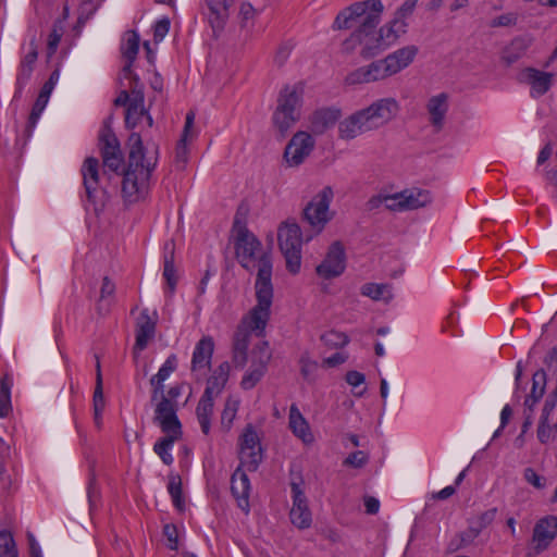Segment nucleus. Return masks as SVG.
<instances>
[{
	"mask_svg": "<svg viewBox=\"0 0 557 557\" xmlns=\"http://www.w3.org/2000/svg\"><path fill=\"white\" fill-rule=\"evenodd\" d=\"M111 116L104 120L99 133L98 146L103 165L113 172H117L122 166L123 156L120 141L111 127Z\"/></svg>",
	"mask_w": 557,
	"mask_h": 557,
	"instance_id": "9d476101",
	"label": "nucleus"
},
{
	"mask_svg": "<svg viewBox=\"0 0 557 557\" xmlns=\"http://www.w3.org/2000/svg\"><path fill=\"white\" fill-rule=\"evenodd\" d=\"M164 270L163 276L166 281V284L171 292L175 289L176 286V276H175V267H174V243L173 240L165 243L164 245Z\"/></svg>",
	"mask_w": 557,
	"mask_h": 557,
	"instance_id": "4c0bfd02",
	"label": "nucleus"
},
{
	"mask_svg": "<svg viewBox=\"0 0 557 557\" xmlns=\"http://www.w3.org/2000/svg\"><path fill=\"white\" fill-rule=\"evenodd\" d=\"M554 74L543 72L534 67H525L519 75L521 83L531 87V96L534 98L545 95L552 87Z\"/></svg>",
	"mask_w": 557,
	"mask_h": 557,
	"instance_id": "a211bd4d",
	"label": "nucleus"
},
{
	"mask_svg": "<svg viewBox=\"0 0 557 557\" xmlns=\"http://www.w3.org/2000/svg\"><path fill=\"white\" fill-rule=\"evenodd\" d=\"M250 332L246 326H238L232 345V361L236 368L243 369L247 363Z\"/></svg>",
	"mask_w": 557,
	"mask_h": 557,
	"instance_id": "5701e85b",
	"label": "nucleus"
},
{
	"mask_svg": "<svg viewBox=\"0 0 557 557\" xmlns=\"http://www.w3.org/2000/svg\"><path fill=\"white\" fill-rule=\"evenodd\" d=\"M233 231L236 234L234 242L236 259L243 268L248 271L255 267L259 269L263 257H268L272 263L270 253L262 251L261 242L239 220V211L236 213Z\"/></svg>",
	"mask_w": 557,
	"mask_h": 557,
	"instance_id": "20e7f679",
	"label": "nucleus"
},
{
	"mask_svg": "<svg viewBox=\"0 0 557 557\" xmlns=\"http://www.w3.org/2000/svg\"><path fill=\"white\" fill-rule=\"evenodd\" d=\"M177 369V357L176 355H170L165 362L161 366L157 374L150 377V386L151 393L153 396L162 393V388H164V382L169 379V376Z\"/></svg>",
	"mask_w": 557,
	"mask_h": 557,
	"instance_id": "2f4dec72",
	"label": "nucleus"
},
{
	"mask_svg": "<svg viewBox=\"0 0 557 557\" xmlns=\"http://www.w3.org/2000/svg\"><path fill=\"white\" fill-rule=\"evenodd\" d=\"M537 438L542 444L548 443L550 440H555L554 430L549 426L548 421L543 422L540 419L539 428H537Z\"/></svg>",
	"mask_w": 557,
	"mask_h": 557,
	"instance_id": "0e129e2a",
	"label": "nucleus"
},
{
	"mask_svg": "<svg viewBox=\"0 0 557 557\" xmlns=\"http://www.w3.org/2000/svg\"><path fill=\"white\" fill-rule=\"evenodd\" d=\"M300 372L305 380L312 381L318 370V362L310 359L308 352H304L299 359Z\"/></svg>",
	"mask_w": 557,
	"mask_h": 557,
	"instance_id": "6e6d98bb",
	"label": "nucleus"
},
{
	"mask_svg": "<svg viewBox=\"0 0 557 557\" xmlns=\"http://www.w3.org/2000/svg\"><path fill=\"white\" fill-rule=\"evenodd\" d=\"M557 536V518L546 517L541 519L534 527L532 545L528 547L527 557H535L547 549L553 540Z\"/></svg>",
	"mask_w": 557,
	"mask_h": 557,
	"instance_id": "4468645a",
	"label": "nucleus"
},
{
	"mask_svg": "<svg viewBox=\"0 0 557 557\" xmlns=\"http://www.w3.org/2000/svg\"><path fill=\"white\" fill-rule=\"evenodd\" d=\"M272 359V350L267 341L256 344L251 350V364L263 370H268V364Z\"/></svg>",
	"mask_w": 557,
	"mask_h": 557,
	"instance_id": "ea45409f",
	"label": "nucleus"
},
{
	"mask_svg": "<svg viewBox=\"0 0 557 557\" xmlns=\"http://www.w3.org/2000/svg\"><path fill=\"white\" fill-rule=\"evenodd\" d=\"M289 428L294 435L299 437L304 443L309 444L313 442V435L309 424L295 404H293L289 409Z\"/></svg>",
	"mask_w": 557,
	"mask_h": 557,
	"instance_id": "c756f323",
	"label": "nucleus"
},
{
	"mask_svg": "<svg viewBox=\"0 0 557 557\" xmlns=\"http://www.w3.org/2000/svg\"><path fill=\"white\" fill-rule=\"evenodd\" d=\"M115 284L108 277L104 276L100 288V297L97 305V310L100 314H104L109 311V307L114 298Z\"/></svg>",
	"mask_w": 557,
	"mask_h": 557,
	"instance_id": "a19ab883",
	"label": "nucleus"
},
{
	"mask_svg": "<svg viewBox=\"0 0 557 557\" xmlns=\"http://www.w3.org/2000/svg\"><path fill=\"white\" fill-rule=\"evenodd\" d=\"M59 77H60V71L58 69H55L50 74L49 79L41 87L39 95H42V96H45L47 98H50V95H51L55 84L58 83Z\"/></svg>",
	"mask_w": 557,
	"mask_h": 557,
	"instance_id": "338daca9",
	"label": "nucleus"
},
{
	"mask_svg": "<svg viewBox=\"0 0 557 557\" xmlns=\"http://www.w3.org/2000/svg\"><path fill=\"white\" fill-rule=\"evenodd\" d=\"M184 384L177 383L171 386L166 392L162 388V393L153 396L151 393V403L156 405L153 421H162L164 424H181L177 411V398L182 395Z\"/></svg>",
	"mask_w": 557,
	"mask_h": 557,
	"instance_id": "0eeeda50",
	"label": "nucleus"
},
{
	"mask_svg": "<svg viewBox=\"0 0 557 557\" xmlns=\"http://www.w3.org/2000/svg\"><path fill=\"white\" fill-rule=\"evenodd\" d=\"M156 332V321L149 317L148 310L141 311L136 327L135 349L144 350L148 342L153 338Z\"/></svg>",
	"mask_w": 557,
	"mask_h": 557,
	"instance_id": "cd10ccee",
	"label": "nucleus"
},
{
	"mask_svg": "<svg viewBox=\"0 0 557 557\" xmlns=\"http://www.w3.org/2000/svg\"><path fill=\"white\" fill-rule=\"evenodd\" d=\"M38 58V47L36 45L35 39H32L29 41V51L25 54V57L22 59L20 64V72L16 76V85L18 90L23 88V86L26 84V82L29 79L34 65Z\"/></svg>",
	"mask_w": 557,
	"mask_h": 557,
	"instance_id": "473e14b6",
	"label": "nucleus"
},
{
	"mask_svg": "<svg viewBox=\"0 0 557 557\" xmlns=\"http://www.w3.org/2000/svg\"><path fill=\"white\" fill-rule=\"evenodd\" d=\"M361 294L373 300H387L392 297L391 288L386 284L367 283L361 287Z\"/></svg>",
	"mask_w": 557,
	"mask_h": 557,
	"instance_id": "37998d69",
	"label": "nucleus"
},
{
	"mask_svg": "<svg viewBox=\"0 0 557 557\" xmlns=\"http://www.w3.org/2000/svg\"><path fill=\"white\" fill-rule=\"evenodd\" d=\"M278 247L285 258L286 269L297 274L301 267V230L294 221L283 222L277 230Z\"/></svg>",
	"mask_w": 557,
	"mask_h": 557,
	"instance_id": "39448f33",
	"label": "nucleus"
},
{
	"mask_svg": "<svg viewBox=\"0 0 557 557\" xmlns=\"http://www.w3.org/2000/svg\"><path fill=\"white\" fill-rule=\"evenodd\" d=\"M210 10L209 23L212 27L214 36L224 28L228 18V10L235 0H206Z\"/></svg>",
	"mask_w": 557,
	"mask_h": 557,
	"instance_id": "412c9836",
	"label": "nucleus"
},
{
	"mask_svg": "<svg viewBox=\"0 0 557 557\" xmlns=\"http://www.w3.org/2000/svg\"><path fill=\"white\" fill-rule=\"evenodd\" d=\"M12 411L10 388L5 383H0V417L7 418Z\"/></svg>",
	"mask_w": 557,
	"mask_h": 557,
	"instance_id": "bf43d9fd",
	"label": "nucleus"
},
{
	"mask_svg": "<svg viewBox=\"0 0 557 557\" xmlns=\"http://www.w3.org/2000/svg\"><path fill=\"white\" fill-rule=\"evenodd\" d=\"M418 47L414 45L403 47L385 58V63L389 64L394 75L409 66L418 54Z\"/></svg>",
	"mask_w": 557,
	"mask_h": 557,
	"instance_id": "c85d7f7f",
	"label": "nucleus"
},
{
	"mask_svg": "<svg viewBox=\"0 0 557 557\" xmlns=\"http://www.w3.org/2000/svg\"><path fill=\"white\" fill-rule=\"evenodd\" d=\"M496 513L497 508H491L480 513L476 518L470 520V523L474 525L479 532H482L484 529L492 524V522L495 520Z\"/></svg>",
	"mask_w": 557,
	"mask_h": 557,
	"instance_id": "13d9d810",
	"label": "nucleus"
},
{
	"mask_svg": "<svg viewBox=\"0 0 557 557\" xmlns=\"http://www.w3.org/2000/svg\"><path fill=\"white\" fill-rule=\"evenodd\" d=\"M158 424L164 436L159 438L153 445V451L161 458L164 465L170 466L174 459L171 454L175 442L183 436L182 424H164L162 421H153Z\"/></svg>",
	"mask_w": 557,
	"mask_h": 557,
	"instance_id": "f3484780",
	"label": "nucleus"
},
{
	"mask_svg": "<svg viewBox=\"0 0 557 557\" xmlns=\"http://www.w3.org/2000/svg\"><path fill=\"white\" fill-rule=\"evenodd\" d=\"M214 342L211 336H203L197 344L191 358V371H198L211 364Z\"/></svg>",
	"mask_w": 557,
	"mask_h": 557,
	"instance_id": "b1692460",
	"label": "nucleus"
},
{
	"mask_svg": "<svg viewBox=\"0 0 557 557\" xmlns=\"http://www.w3.org/2000/svg\"><path fill=\"white\" fill-rule=\"evenodd\" d=\"M368 461V457L361 450L350 454L345 460L344 465L352 468H362Z\"/></svg>",
	"mask_w": 557,
	"mask_h": 557,
	"instance_id": "69168bd1",
	"label": "nucleus"
},
{
	"mask_svg": "<svg viewBox=\"0 0 557 557\" xmlns=\"http://www.w3.org/2000/svg\"><path fill=\"white\" fill-rule=\"evenodd\" d=\"M369 131L370 128H368L360 110L346 117L338 125V136L345 140L354 139L358 135Z\"/></svg>",
	"mask_w": 557,
	"mask_h": 557,
	"instance_id": "a878e982",
	"label": "nucleus"
},
{
	"mask_svg": "<svg viewBox=\"0 0 557 557\" xmlns=\"http://www.w3.org/2000/svg\"><path fill=\"white\" fill-rule=\"evenodd\" d=\"M302 97L304 85L301 83L295 85H286L278 94L276 108L300 116Z\"/></svg>",
	"mask_w": 557,
	"mask_h": 557,
	"instance_id": "aec40b11",
	"label": "nucleus"
},
{
	"mask_svg": "<svg viewBox=\"0 0 557 557\" xmlns=\"http://www.w3.org/2000/svg\"><path fill=\"white\" fill-rule=\"evenodd\" d=\"M244 466H238L231 478V492L237 502L238 507L246 513L249 512L250 481L247 473L243 470Z\"/></svg>",
	"mask_w": 557,
	"mask_h": 557,
	"instance_id": "6ab92c4d",
	"label": "nucleus"
},
{
	"mask_svg": "<svg viewBox=\"0 0 557 557\" xmlns=\"http://www.w3.org/2000/svg\"><path fill=\"white\" fill-rule=\"evenodd\" d=\"M195 122V112L188 111L185 119V125L182 136L175 148V164L178 169L183 170L188 160L187 141L195 137L193 126Z\"/></svg>",
	"mask_w": 557,
	"mask_h": 557,
	"instance_id": "4be33fe9",
	"label": "nucleus"
},
{
	"mask_svg": "<svg viewBox=\"0 0 557 557\" xmlns=\"http://www.w3.org/2000/svg\"><path fill=\"white\" fill-rule=\"evenodd\" d=\"M168 491L172 497L174 506L178 510H183L184 499L182 496V482L178 475H170Z\"/></svg>",
	"mask_w": 557,
	"mask_h": 557,
	"instance_id": "49530a36",
	"label": "nucleus"
},
{
	"mask_svg": "<svg viewBox=\"0 0 557 557\" xmlns=\"http://www.w3.org/2000/svg\"><path fill=\"white\" fill-rule=\"evenodd\" d=\"M81 173L87 201L94 206L96 212L101 211L107 201V193L99 188V160L94 157L85 159Z\"/></svg>",
	"mask_w": 557,
	"mask_h": 557,
	"instance_id": "6e6552de",
	"label": "nucleus"
},
{
	"mask_svg": "<svg viewBox=\"0 0 557 557\" xmlns=\"http://www.w3.org/2000/svg\"><path fill=\"white\" fill-rule=\"evenodd\" d=\"M341 117V111L333 108H322L314 111L310 116V128L314 134H323L334 126Z\"/></svg>",
	"mask_w": 557,
	"mask_h": 557,
	"instance_id": "393cba45",
	"label": "nucleus"
},
{
	"mask_svg": "<svg viewBox=\"0 0 557 557\" xmlns=\"http://www.w3.org/2000/svg\"><path fill=\"white\" fill-rule=\"evenodd\" d=\"M10 463V446L0 438V484L2 490H9L13 483V478L9 470Z\"/></svg>",
	"mask_w": 557,
	"mask_h": 557,
	"instance_id": "c9c22d12",
	"label": "nucleus"
},
{
	"mask_svg": "<svg viewBox=\"0 0 557 557\" xmlns=\"http://www.w3.org/2000/svg\"><path fill=\"white\" fill-rule=\"evenodd\" d=\"M128 163L124 172L122 193L129 201H136L148 191L149 180L158 163L159 150L156 146L148 151L144 147L140 134L135 132L128 137Z\"/></svg>",
	"mask_w": 557,
	"mask_h": 557,
	"instance_id": "f257e3e1",
	"label": "nucleus"
},
{
	"mask_svg": "<svg viewBox=\"0 0 557 557\" xmlns=\"http://www.w3.org/2000/svg\"><path fill=\"white\" fill-rule=\"evenodd\" d=\"M213 397L202 394L197 408L196 414L203 434H209L211 426V417L213 413Z\"/></svg>",
	"mask_w": 557,
	"mask_h": 557,
	"instance_id": "f704fd0d",
	"label": "nucleus"
},
{
	"mask_svg": "<svg viewBox=\"0 0 557 557\" xmlns=\"http://www.w3.org/2000/svg\"><path fill=\"white\" fill-rule=\"evenodd\" d=\"M546 384V371L544 369L537 370L532 377V388L530 396L534 397L535 399H541L545 394Z\"/></svg>",
	"mask_w": 557,
	"mask_h": 557,
	"instance_id": "8fccbe9b",
	"label": "nucleus"
},
{
	"mask_svg": "<svg viewBox=\"0 0 557 557\" xmlns=\"http://www.w3.org/2000/svg\"><path fill=\"white\" fill-rule=\"evenodd\" d=\"M406 26L404 18L396 16L388 25L382 27L385 29V37L389 46L399 37V35L406 33Z\"/></svg>",
	"mask_w": 557,
	"mask_h": 557,
	"instance_id": "09e8293b",
	"label": "nucleus"
},
{
	"mask_svg": "<svg viewBox=\"0 0 557 557\" xmlns=\"http://www.w3.org/2000/svg\"><path fill=\"white\" fill-rule=\"evenodd\" d=\"M97 7L92 0H83L78 8L77 25L84 26L90 16L96 12Z\"/></svg>",
	"mask_w": 557,
	"mask_h": 557,
	"instance_id": "052dcab7",
	"label": "nucleus"
},
{
	"mask_svg": "<svg viewBox=\"0 0 557 557\" xmlns=\"http://www.w3.org/2000/svg\"><path fill=\"white\" fill-rule=\"evenodd\" d=\"M238 400L227 398L225 401L224 409L221 414V424L226 431H228L232 426L238 410Z\"/></svg>",
	"mask_w": 557,
	"mask_h": 557,
	"instance_id": "3c124183",
	"label": "nucleus"
},
{
	"mask_svg": "<svg viewBox=\"0 0 557 557\" xmlns=\"http://www.w3.org/2000/svg\"><path fill=\"white\" fill-rule=\"evenodd\" d=\"M145 109V95L144 91L135 90L134 97L131 99V103L126 109L125 125L129 129H134L139 121L146 114Z\"/></svg>",
	"mask_w": 557,
	"mask_h": 557,
	"instance_id": "7c9ffc66",
	"label": "nucleus"
},
{
	"mask_svg": "<svg viewBox=\"0 0 557 557\" xmlns=\"http://www.w3.org/2000/svg\"><path fill=\"white\" fill-rule=\"evenodd\" d=\"M163 535L169 542L168 547L172 550H176L178 548V534L176 527L171 523L165 524L163 527Z\"/></svg>",
	"mask_w": 557,
	"mask_h": 557,
	"instance_id": "e2e57ef3",
	"label": "nucleus"
},
{
	"mask_svg": "<svg viewBox=\"0 0 557 557\" xmlns=\"http://www.w3.org/2000/svg\"><path fill=\"white\" fill-rule=\"evenodd\" d=\"M517 23V15L515 13H506L503 15H499L495 17L491 22L492 27H504V26H511Z\"/></svg>",
	"mask_w": 557,
	"mask_h": 557,
	"instance_id": "774afa93",
	"label": "nucleus"
},
{
	"mask_svg": "<svg viewBox=\"0 0 557 557\" xmlns=\"http://www.w3.org/2000/svg\"><path fill=\"white\" fill-rule=\"evenodd\" d=\"M346 268V253L341 242L331 244L323 261L317 267L319 276L330 280L339 276Z\"/></svg>",
	"mask_w": 557,
	"mask_h": 557,
	"instance_id": "dca6fc26",
	"label": "nucleus"
},
{
	"mask_svg": "<svg viewBox=\"0 0 557 557\" xmlns=\"http://www.w3.org/2000/svg\"><path fill=\"white\" fill-rule=\"evenodd\" d=\"M372 76L369 65L361 66L346 76V83L349 85L371 83Z\"/></svg>",
	"mask_w": 557,
	"mask_h": 557,
	"instance_id": "4d7b16f0",
	"label": "nucleus"
},
{
	"mask_svg": "<svg viewBox=\"0 0 557 557\" xmlns=\"http://www.w3.org/2000/svg\"><path fill=\"white\" fill-rule=\"evenodd\" d=\"M426 110L430 114L431 124L437 129H442L445 115L448 111V95L445 92L433 96L426 103Z\"/></svg>",
	"mask_w": 557,
	"mask_h": 557,
	"instance_id": "bb28decb",
	"label": "nucleus"
},
{
	"mask_svg": "<svg viewBox=\"0 0 557 557\" xmlns=\"http://www.w3.org/2000/svg\"><path fill=\"white\" fill-rule=\"evenodd\" d=\"M334 197L331 186H325L319 191L310 202L304 208V221L311 227L312 234L308 235L306 240H310L314 235L320 234L325 225L331 221L330 205Z\"/></svg>",
	"mask_w": 557,
	"mask_h": 557,
	"instance_id": "423d86ee",
	"label": "nucleus"
},
{
	"mask_svg": "<svg viewBox=\"0 0 557 557\" xmlns=\"http://www.w3.org/2000/svg\"><path fill=\"white\" fill-rule=\"evenodd\" d=\"M382 12L381 0L356 2L337 14L333 27L337 29L357 27L354 33L374 32L381 21Z\"/></svg>",
	"mask_w": 557,
	"mask_h": 557,
	"instance_id": "7ed1b4c3",
	"label": "nucleus"
},
{
	"mask_svg": "<svg viewBox=\"0 0 557 557\" xmlns=\"http://www.w3.org/2000/svg\"><path fill=\"white\" fill-rule=\"evenodd\" d=\"M299 115L276 108L273 113L272 121L275 129L282 137H284L299 120Z\"/></svg>",
	"mask_w": 557,
	"mask_h": 557,
	"instance_id": "e433bc0d",
	"label": "nucleus"
},
{
	"mask_svg": "<svg viewBox=\"0 0 557 557\" xmlns=\"http://www.w3.org/2000/svg\"><path fill=\"white\" fill-rule=\"evenodd\" d=\"M267 370L250 364L240 381V387L245 391L252 389L264 376Z\"/></svg>",
	"mask_w": 557,
	"mask_h": 557,
	"instance_id": "a18cd8bd",
	"label": "nucleus"
},
{
	"mask_svg": "<svg viewBox=\"0 0 557 557\" xmlns=\"http://www.w3.org/2000/svg\"><path fill=\"white\" fill-rule=\"evenodd\" d=\"M531 44L532 39L530 37H517L512 39L503 52L502 58L504 62H506L507 65H511L517 62L525 54Z\"/></svg>",
	"mask_w": 557,
	"mask_h": 557,
	"instance_id": "72a5a7b5",
	"label": "nucleus"
},
{
	"mask_svg": "<svg viewBox=\"0 0 557 557\" xmlns=\"http://www.w3.org/2000/svg\"><path fill=\"white\" fill-rule=\"evenodd\" d=\"M321 341L329 348H342L349 343V338L345 333L331 330L321 335Z\"/></svg>",
	"mask_w": 557,
	"mask_h": 557,
	"instance_id": "de8ad7c7",
	"label": "nucleus"
},
{
	"mask_svg": "<svg viewBox=\"0 0 557 557\" xmlns=\"http://www.w3.org/2000/svg\"><path fill=\"white\" fill-rule=\"evenodd\" d=\"M272 264L268 257L260 260L259 272L255 284L257 305L244 318L239 326H246L249 332L262 335L270 319V308L273 299Z\"/></svg>",
	"mask_w": 557,
	"mask_h": 557,
	"instance_id": "f03ea898",
	"label": "nucleus"
},
{
	"mask_svg": "<svg viewBox=\"0 0 557 557\" xmlns=\"http://www.w3.org/2000/svg\"><path fill=\"white\" fill-rule=\"evenodd\" d=\"M357 46H360V55L364 59H370L383 50H385L389 44L385 37V29L380 28L374 32L364 33H352L348 39L344 41V49L346 51L354 50Z\"/></svg>",
	"mask_w": 557,
	"mask_h": 557,
	"instance_id": "1a4fd4ad",
	"label": "nucleus"
},
{
	"mask_svg": "<svg viewBox=\"0 0 557 557\" xmlns=\"http://www.w3.org/2000/svg\"><path fill=\"white\" fill-rule=\"evenodd\" d=\"M239 460L247 471H257L262 461V450L258 434L251 424H248L239 438Z\"/></svg>",
	"mask_w": 557,
	"mask_h": 557,
	"instance_id": "f8f14e48",
	"label": "nucleus"
},
{
	"mask_svg": "<svg viewBox=\"0 0 557 557\" xmlns=\"http://www.w3.org/2000/svg\"><path fill=\"white\" fill-rule=\"evenodd\" d=\"M315 146L313 137L307 132H297L284 151V159L289 166L300 165Z\"/></svg>",
	"mask_w": 557,
	"mask_h": 557,
	"instance_id": "2eb2a0df",
	"label": "nucleus"
},
{
	"mask_svg": "<svg viewBox=\"0 0 557 557\" xmlns=\"http://www.w3.org/2000/svg\"><path fill=\"white\" fill-rule=\"evenodd\" d=\"M304 481L300 476L290 482L293 507L289 512L292 523L298 529H308L312 523V515L304 491Z\"/></svg>",
	"mask_w": 557,
	"mask_h": 557,
	"instance_id": "ddd939ff",
	"label": "nucleus"
},
{
	"mask_svg": "<svg viewBox=\"0 0 557 557\" xmlns=\"http://www.w3.org/2000/svg\"><path fill=\"white\" fill-rule=\"evenodd\" d=\"M369 67L373 82L385 79L394 75L392 69H389V64L385 63V58L370 63Z\"/></svg>",
	"mask_w": 557,
	"mask_h": 557,
	"instance_id": "864d4df0",
	"label": "nucleus"
},
{
	"mask_svg": "<svg viewBox=\"0 0 557 557\" xmlns=\"http://www.w3.org/2000/svg\"><path fill=\"white\" fill-rule=\"evenodd\" d=\"M139 51V36L136 32L131 30L126 34L125 42L122 46V54L125 60L134 62Z\"/></svg>",
	"mask_w": 557,
	"mask_h": 557,
	"instance_id": "c03bdc74",
	"label": "nucleus"
},
{
	"mask_svg": "<svg viewBox=\"0 0 557 557\" xmlns=\"http://www.w3.org/2000/svg\"><path fill=\"white\" fill-rule=\"evenodd\" d=\"M406 210H414L431 202L430 193L426 190L403 191Z\"/></svg>",
	"mask_w": 557,
	"mask_h": 557,
	"instance_id": "79ce46f5",
	"label": "nucleus"
},
{
	"mask_svg": "<svg viewBox=\"0 0 557 557\" xmlns=\"http://www.w3.org/2000/svg\"><path fill=\"white\" fill-rule=\"evenodd\" d=\"M227 381L228 380L226 377L212 373V375L207 381V387L203 392V395L213 398L216 397L222 393Z\"/></svg>",
	"mask_w": 557,
	"mask_h": 557,
	"instance_id": "603ef678",
	"label": "nucleus"
},
{
	"mask_svg": "<svg viewBox=\"0 0 557 557\" xmlns=\"http://www.w3.org/2000/svg\"><path fill=\"white\" fill-rule=\"evenodd\" d=\"M49 98L38 95L27 122V131L30 132L37 124L42 111L45 110Z\"/></svg>",
	"mask_w": 557,
	"mask_h": 557,
	"instance_id": "5fc2aeb1",
	"label": "nucleus"
},
{
	"mask_svg": "<svg viewBox=\"0 0 557 557\" xmlns=\"http://www.w3.org/2000/svg\"><path fill=\"white\" fill-rule=\"evenodd\" d=\"M384 207L391 211L406 210L405 203H404V198H403V193L395 194V195H386Z\"/></svg>",
	"mask_w": 557,
	"mask_h": 557,
	"instance_id": "680f3d73",
	"label": "nucleus"
},
{
	"mask_svg": "<svg viewBox=\"0 0 557 557\" xmlns=\"http://www.w3.org/2000/svg\"><path fill=\"white\" fill-rule=\"evenodd\" d=\"M399 103L394 98H382L360 110L370 131L386 125L398 114Z\"/></svg>",
	"mask_w": 557,
	"mask_h": 557,
	"instance_id": "9b49d317",
	"label": "nucleus"
},
{
	"mask_svg": "<svg viewBox=\"0 0 557 557\" xmlns=\"http://www.w3.org/2000/svg\"><path fill=\"white\" fill-rule=\"evenodd\" d=\"M96 387L94 392V410H95V421L97 425H100L101 412L104 408V399L102 392V374H101V366L99 357L96 356Z\"/></svg>",
	"mask_w": 557,
	"mask_h": 557,
	"instance_id": "58836bf2",
	"label": "nucleus"
}]
</instances>
